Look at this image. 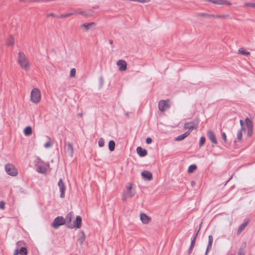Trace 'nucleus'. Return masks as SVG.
Returning <instances> with one entry per match:
<instances>
[{
  "instance_id": "obj_1",
  "label": "nucleus",
  "mask_w": 255,
  "mask_h": 255,
  "mask_svg": "<svg viewBox=\"0 0 255 255\" xmlns=\"http://www.w3.org/2000/svg\"><path fill=\"white\" fill-rule=\"evenodd\" d=\"M18 62L20 67L25 71L30 69L29 61L23 52H19L18 54Z\"/></svg>"
},
{
  "instance_id": "obj_2",
  "label": "nucleus",
  "mask_w": 255,
  "mask_h": 255,
  "mask_svg": "<svg viewBox=\"0 0 255 255\" xmlns=\"http://www.w3.org/2000/svg\"><path fill=\"white\" fill-rule=\"evenodd\" d=\"M30 99L32 102L38 103L41 99V93L40 90L37 88H34L31 92Z\"/></svg>"
},
{
  "instance_id": "obj_3",
  "label": "nucleus",
  "mask_w": 255,
  "mask_h": 255,
  "mask_svg": "<svg viewBox=\"0 0 255 255\" xmlns=\"http://www.w3.org/2000/svg\"><path fill=\"white\" fill-rule=\"evenodd\" d=\"M5 170L6 173L9 175L15 176L18 174V171L15 166L10 163H7L5 165Z\"/></svg>"
},
{
  "instance_id": "obj_4",
  "label": "nucleus",
  "mask_w": 255,
  "mask_h": 255,
  "mask_svg": "<svg viewBox=\"0 0 255 255\" xmlns=\"http://www.w3.org/2000/svg\"><path fill=\"white\" fill-rule=\"evenodd\" d=\"M135 194L134 191L132 190V184H129L128 186L127 187V191L124 192L122 195V200L126 201L127 199L129 197H133Z\"/></svg>"
},
{
  "instance_id": "obj_5",
  "label": "nucleus",
  "mask_w": 255,
  "mask_h": 255,
  "mask_svg": "<svg viewBox=\"0 0 255 255\" xmlns=\"http://www.w3.org/2000/svg\"><path fill=\"white\" fill-rule=\"evenodd\" d=\"M65 224V220L64 218H63L62 216H58L55 218L53 223H52V227L57 229L60 226L63 225Z\"/></svg>"
},
{
  "instance_id": "obj_6",
  "label": "nucleus",
  "mask_w": 255,
  "mask_h": 255,
  "mask_svg": "<svg viewBox=\"0 0 255 255\" xmlns=\"http://www.w3.org/2000/svg\"><path fill=\"white\" fill-rule=\"evenodd\" d=\"M82 225V218L80 216H77L76 220L73 223H71L69 225H66L67 227L69 229L80 228Z\"/></svg>"
},
{
  "instance_id": "obj_7",
  "label": "nucleus",
  "mask_w": 255,
  "mask_h": 255,
  "mask_svg": "<svg viewBox=\"0 0 255 255\" xmlns=\"http://www.w3.org/2000/svg\"><path fill=\"white\" fill-rule=\"evenodd\" d=\"M245 122L248 129V136L250 137L253 133V124L252 121L248 118H246Z\"/></svg>"
},
{
  "instance_id": "obj_8",
  "label": "nucleus",
  "mask_w": 255,
  "mask_h": 255,
  "mask_svg": "<svg viewBox=\"0 0 255 255\" xmlns=\"http://www.w3.org/2000/svg\"><path fill=\"white\" fill-rule=\"evenodd\" d=\"M168 101L160 100L158 103V109L161 112H164L170 108Z\"/></svg>"
},
{
  "instance_id": "obj_9",
  "label": "nucleus",
  "mask_w": 255,
  "mask_h": 255,
  "mask_svg": "<svg viewBox=\"0 0 255 255\" xmlns=\"http://www.w3.org/2000/svg\"><path fill=\"white\" fill-rule=\"evenodd\" d=\"M58 186H59L60 191V197L64 198L65 197V192L66 190V187L65 184L62 178H60L58 183Z\"/></svg>"
},
{
  "instance_id": "obj_10",
  "label": "nucleus",
  "mask_w": 255,
  "mask_h": 255,
  "mask_svg": "<svg viewBox=\"0 0 255 255\" xmlns=\"http://www.w3.org/2000/svg\"><path fill=\"white\" fill-rule=\"evenodd\" d=\"M198 123H195L194 121L186 123L184 124V128L185 129H189L191 132V130H192L194 129H197L198 128Z\"/></svg>"
},
{
  "instance_id": "obj_11",
  "label": "nucleus",
  "mask_w": 255,
  "mask_h": 255,
  "mask_svg": "<svg viewBox=\"0 0 255 255\" xmlns=\"http://www.w3.org/2000/svg\"><path fill=\"white\" fill-rule=\"evenodd\" d=\"M65 147L67 153L69 155V156L70 157H73L74 154V148L71 142H68L66 144H65Z\"/></svg>"
},
{
  "instance_id": "obj_12",
  "label": "nucleus",
  "mask_w": 255,
  "mask_h": 255,
  "mask_svg": "<svg viewBox=\"0 0 255 255\" xmlns=\"http://www.w3.org/2000/svg\"><path fill=\"white\" fill-rule=\"evenodd\" d=\"M27 255V250L25 247H21L20 249L17 248L13 253V255Z\"/></svg>"
},
{
  "instance_id": "obj_13",
  "label": "nucleus",
  "mask_w": 255,
  "mask_h": 255,
  "mask_svg": "<svg viewBox=\"0 0 255 255\" xmlns=\"http://www.w3.org/2000/svg\"><path fill=\"white\" fill-rule=\"evenodd\" d=\"M117 65L119 66L121 71H124L127 69V63L125 60H119L117 61Z\"/></svg>"
},
{
  "instance_id": "obj_14",
  "label": "nucleus",
  "mask_w": 255,
  "mask_h": 255,
  "mask_svg": "<svg viewBox=\"0 0 255 255\" xmlns=\"http://www.w3.org/2000/svg\"><path fill=\"white\" fill-rule=\"evenodd\" d=\"M207 136L213 143L217 144L216 135L212 130H210L207 131Z\"/></svg>"
},
{
  "instance_id": "obj_15",
  "label": "nucleus",
  "mask_w": 255,
  "mask_h": 255,
  "mask_svg": "<svg viewBox=\"0 0 255 255\" xmlns=\"http://www.w3.org/2000/svg\"><path fill=\"white\" fill-rule=\"evenodd\" d=\"M141 175L145 180L150 181L152 179V174L149 171L144 170L141 172Z\"/></svg>"
},
{
  "instance_id": "obj_16",
  "label": "nucleus",
  "mask_w": 255,
  "mask_h": 255,
  "mask_svg": "<svg viewBox=\"0 0 255 255\" xmlns=\"http://www.w3.org/2000/svg\"><path fill=\"white\" fill-rule=\"evenodd\" d=\"M136 151L138 155L140 157H144L147 154V150L144 148H142L140 146H138L136 148Z\"/></svg>"
},
{
  "instance_id": "obj_17",
  "label": "nucleus",
  "mask_w": 255,
  "mask_h": 255,
  "mask_svg": "<svg viewBox=\"0 0 255 255\" xmlns=\"http://www.w3.org/2000/svg\"><path fill=\"white\" fill-rule=\"evenodd\" d=\"M140 217L141 222L145 224H148L151 220V218L147 216L145 213H141Z\"/></svg>"
},
{
  "instance_id": "obj_18",
  "label": "nucleus",
  "mask_w": 255,
  "mask_h": 255,
  "mask_svg": "<svg viewBox=\"0 0 255 255\" xmlns=\"http://www.w3.org/2000/svg\"><path fill=\"white\" fill-rule=\"evenodd\" d=\"M73 212H70L66 215L65 219H64L65 220V224H66V225H69L71 224L72 219L73 217Z\"/></svg>"
},
{
  "instance_id": "obj_19",
  "label": "nucleus",
  "mask_w": 255,
  "mask_h": 255,
  "mask_svg": "<svg viewBox=\"0 0 255 255\" xmlns=\"http://www.w3.org/2000/svg\"><path fill=\"white\" fill-rule=\"evenodd\" d=\"M190 131H186L185 133H184L183 134L177 136L175 138V140L176 141H181V140L184 139V138H185L186 137H187L190 134Z\"/></svg>"
},
{
  "instance_id": "obj_20",
  "label": "nucleus",
  "mask_w": 255,
  "mask_h": 255,
  "mask_svg": "<svg viewBox=\"0 0 255 255\" xmlns=\"http://www.w3.org/2000/svg\"><path fill=\"white\" fill-rule=\"evenodd\" d=\"M85 240V235L83 231H81L79 232L78 234V241L79 242L80 245L83 244V242Z\"/></svg>"
},
{
  "instance_id": "obj_21",
  "label": "nucleus",
  "mask_w": 255,
  "mask_h": 255,
  "mask_svg": "<svg viewBox=\"0 0 255 255\" xmlns=\"http://www.w3.org/2000/svg\"><path fill=\"white\" fill-rule=\"evenodd\" d=\"M93 25H95V23L94 22L84 23L83 24L81 25V28H85V30L86 31H87L88 30L90 29Z\"/></svg>"
},
{
  "instance_id": "obj_22",
  "label": "nucleus",
  "mask_w": 255,
  "mask_h": 255,
  "mask_svg": "<svg viewBox=\"0 0 255 255\" xmlns=\"http://www.w3.org/2000/svg\"><path fill=\"white\" fill-rule=\"evenodd\" d=\"M23 132L25 136H29L32 133V128L30 126L26 127L23 130Z\"/></svg>"
},
{
  "instance_id": "obj_23",
  "label": "nucleus",
  "mask_w": 255,
  "mask_h": 255,
  "mask_svg": "<svg viewBox=\"0 0 255 255\" xmlns=\"http://www.w3.org/2000/svg\"><path fill=\"white\" fill-rule=\"evenodd\" d=\"M248 224V222H245L240 226L237 231V234H240Z\"/></svg>"
},
{
  "instance_id": "obj_24",
  "label": "nucleus",
  "mask_w": 255,
  "mask_h": 255,
  "mask_svg": "<svg viewBox=\"0 0 255 255\" xmlns=\"http://www.w3.org/2000/svg\"><path fill=\"white\" fill-rule=\"evenodd\" d=\"M196 17H207L209 18L211 17L212 14H208L205 12H199L196 13L195 15Z\"/></svg>"
},
{
  "instance_id": "obj_25",
  "label": "nucleus",
  "mask_w": 255,
  "mask_h": 255,
  "mask_svg": "<svg viewBox=\"0 0 255 255\" xmlns=\"http://www.w3.org/2000/svg\"><path fill=\"white\" fill-rule=\"evenodd\" d=\"M230 17V15L229 14H221V15H217V14H212L211 17L214 18H227Z\"/></svg>"
},
{
  "instance_id": "obj_26",
  "label": "nucleus",
  "mask_w": 255,
  "mask_h": 255,
  "mask_svg": "<svg viewBox=\"0 0 255 255\" xmlns=\"http://www.w3.org/2000/svg\"><path fill=\"white\" fill-rule=\"evenodd\" d=\"M109 149L111 151H113L115 148V142L114 140H111L109 142Z\"/></svg>"
},
{
  "instance_id": "obj_27",
  "label": "nucleus",
  "mask_w": 255,
  "mask_h": 255,
  "mask_svg": "<svg viewBox=\"0 0 255 255\" xmlns=\"http://www.w3.org/2000/svg\"><path fill=\"white\" fill-rule=\"evenodd\" d=\"M37 171L40 173H45L46 172V168L43 166H38Z\"/></svg>"
},
{
  "instance_id": "obj_28",
  "label": "nucleus",
  "mask_w": 255,
  "mask_h": 255,
  "mask_svg": "<svg viewBox=\"0 0 255 255\" xmlns=\"http://www.w3.org/2000/svg\"><path fill=\"white\" fill-rule=\"evenodd\" d=\"M197 165L195 164H192L190 165L188 169V172L189 173H192L194 170L197 169Z\"/></svg>"
},
{
  "instance_id": "obj_29",
  "label": "nucleus",
  "mask_w": 255,
  "mask_h": 255,
  "mask_svg": "<svg viewBox=\"0 0 255 255\" xmlns=\"http://www.w3.org/2000/svg\"><path fill=\"white\" fill-rule=\"evenodd\" d=\"M74 12H70L66 14H63L57 16V17L60 18H65L72 15L73 14H74Z\"/></svg>"
},
{
  "instance_id": "obj_30",
  "label": "nucleus",
  "mask_w": 255,
  "mask_h": 255,
  "mask_svg": "<svg viewBox=\"0 0 255 255\" xmlns=\"http://www.w3.org/2000/svg\"><path fill=\"white\" fill-rule=\"evenodd\" d=\"M213 242L208 241V244L205 253V255H208L209 251L211 249Z\"/></svg>"
},
{
  "instance_id": "obj_31",
  "label": "nucleus",
  "mask_w": 255,
  "mask_h": 255,
  "mask_svg": "<svg viewBox=\"0 0 255 255\" xmlns=\"http://www.w3.org/2000/svg\"><path fill=\"white\" fill-rule=\"evenodd\" d=\"M239 53L245 55H249L250 53L248 51H246L243 48H240L239 49Z\"/></svg>"
},
{
  "instance_id": "obj_32",
  "label": "nucleus",
  "mask_w": 255,
  "mask_h": 255,
  "mask_svg": "<svg viewBox=\"0 0 255 255\" xmlns=\"http://www.w3.org/2000/svg\"><path fill=\"white\" fill-rule=\"evenodd\" d=\"M206 141V138L204 136H202L200 139L199 144V147H202L204 144L205 143V142Z\"/></svg>"
},
{
  "instance_id": "obj_33",
  "label": "nucleus",
  "mask_w": 255,
  "mask_h": 255,
  "mask_svg": "<svg viewBox=\"0 0 255 255\" xmlns=\"http://www.w3.org/2000/svg\"><path fill=\"white\" fill-rule=\"evenodd\" d=\"M245 7H251L252 8H255V3L253 2H246L244 4Z\"/></svg>"
},
{
  "instance_id": "obj_34",
  "label": "nucleus",
  "mask_w": 255,
  "mask_h": 255,
  "mask_svg": "<svg viewBox=\"0 0 255 255\" xmlns=\"http://www.w3.org/2000/svg\"><path fill=\"white\" fill-rule=\"evenodd\" d=\"M105 141L103 138H100L98 141V144L100 147H103L104 145Z\"/></svg>"
},
{
  "instance_id": "obj_35",
  "label": "nucleus",
  "mask_w": 255,
  "mask_h": 255,
  "mask_svg": "<svg viewBox=\"0 0 255 255\" xmlns=\"http://www.w3.org/2000/svg\"><path fill=\"white\" fill-rule=\"evenodd\" d=\"M242 130H241L239 131H238V134H237V138L239 140V141H241V140L242 139Z\"/></svg>"
},
{
  "instance_id": "obj_36",
  "label": "nucleus",
  "mask_w": 255,
  "mask_h": 255,
  "mask_svg": "<svg viewBox=\"0 0 255 255\" xmlns=\"http://www.w3.org/2000/svg\"><path fill=\"white\" fill-rule=\"evenodd\" d=\"M76 69L75 68H73L70 71V76L71 77H73L75 76L76 74Z\"/></svg>"
},
{
  "instance_id": "obj_37",
  "label": "nucleus",
  "mask_w": 255,
  "mask_h": 255,
  "mask_svg": "<svg viewBox=\"0 0 255 255\" xmlns=\"http://www.w3.org/2000/svg\"><path fill=\"white\" fill-rule=\"evenodd\" d=\"M14 44V40L13 38H10L8 39L7 41V45H13Z\"/></svg>"
},
{
  "instance_id": "obj_38",
  "label": "nucleus",
  "mask_w": 255,
  "mask_h": 255,
  "mask_svg": "<svg viewBox=\"0 0 255 255\" xmlns=\"http://www.w3.org/2000/svg\"><path fill=\"white\" fill-rule=\"evenodd\" d=\"M221 135H222V138L224 140V142L226 143L227 142V136H226V133L224 132H222L221 133Z\"/></svg>"
},
{
  "instance_id": "obj_39",
  "label": "nucleus",
  "mask_w": 255,
  "mask_h": 255,
  "mask_svg": "<svg viewBox=\"0 0 255 255\" xmlns=\"http://www.w3.org/2000/svg\"><path fill=\"white\" fill-rule=\"evenodd\" d=\"M238 255H245V252L243 250V248H240Z\"/></svg>"
},
{
  "instance_id": "obj_40",
  "label": "nucleus",
  "mask_w": 255,
  "mask_h": 255,
  "mask_svg": "<svg viewBox=\"0 0 255 255\" xmlns=\"http://www.w3.org/2000/svg\"><path fill=\"white\" fill-rule=\"evenodd\" d=\"M240 123L241 127V130H245V128L244 127V121L242 120L240 121Z\"/></svg>"
},
{
  "instance_id": "obj_41",
  "label": "nucleus",
  "mask_w": 255,
  "mask_h": 255,
  "mask_svg": "<svg viewBox=\"0 0 255 255\" xmlns=\"http://www.w3.org/2000/svg\"><path fill=\"white\" fill-rule=\"evenodd\" d=\"M51 146L52 144L50 141H48L46 142L44 145V147L47 148L51 147Z\"/></svg>"
},
{
  "instance_id": "obj_42",
  "label": "nucleus",
  "mask_w": 255,
  "mask_h": 255,
  "mask_svg": "<svg viewBox=\"0 0 255 255\" xmlns=\"http://www.w3.org/2000/svg\"><path fill=\"white\" fill-rule=\"evenodd\" d=\"M150 1V0H136L137 2H138L141 3H148Z\"/></svg>"
},
{
  "instance_id": "obj_43",
  "label": "nucleus",
  "mask_w": 255,
  "mask_h": 255,
  "mask_svg": "<svg viewBox=\"0 0 255 255\" xmlns=\"http://www.w3.org/2000/svg\"><path fill=\"white\" fill-rule=\"evenodd\" d=\"M24 243L23 241H20L16 243V246L17 248H18L19 247L21 246L22 245H24Z\"/></svg>"
},
{
  "instance_id": "obj_44",
  "label": "nucleus",
  "mask_w": 255,
  "mask_h": 255,
  "mask_svg": "<svg viewBox=\"0 0 255 255\" xmlns=\"http://www.w3.org/2000/svg\"><path fill=\"white\" fill-rule=\"evenodd\" d=\"M5 203L3 201L0 202V209H3L4 208Z\"/></svg>"
},
{
  "instance_id": "obj_45",
  "label": "nucleus",
  "mask_w": 255,
  "mask_h": 255,
  "mask_svg": "<svg viewBox=\"0 0 255 255\" xmlns=\"http://www.w3.org/2000/svg\"><path fill=\"white\" fill-rule=\"evenodd\" d=\"M152 141V139L150 137H147L146 139V143L147 144H150Z\"/></svg>"
},
{
  "instance_id": "obj_46",
  "label": "nucleus",
  "mask_w": 255,
  "mask_h": 255,
  "mask_svg": "<svg viewBox=\"0 0 255 255\" xmlns=\"http://www.w3.org/2000/svg\"><path fill=\"white\" fill-rule=\"evenodd\" d=\"M194 247V245H191V244L190 245V246L189 249L188 250V254H191V252L193 250V249Z\"/></svg>"
},
{
  "instance_id": "obj_47",
  "label": "nucleus",
  "mask_w": 255,
  "mask_h": 255,
  "mask_svg": "<svg viewBox=\"0 0 255 255\" xmlns=\"http://www.w3.org/2000/svg\"><path fill=\"white\" fill-rule=\"evenodd\" d=\"M194 247V245H191V244L190 245V246L189 249L188 250V254H191V252L193 250V249Z\"/></svg>"
},
{
  "instance_id": "obj_48",
  "label": "nucleus",
  "mask_w": 255,
  "mask_h": 255,
  "mask_svg": "<svg viewBox=\"0 0 255 255\" xmlns=\"http://www.w3.org/2000/svg\"><path fill=\"white\" fill-rule=\"evenodd\" d=\"M74 13H79V14H81V15H82L86 16V15H85V12H84V11H79V12H78V11H75Z\"/></svg>"
},
{
  "instance_id": "obj_49",
  "label": "nucleus",
  "mask_w": 255,
  "mask_h": 255,
  "mask_svg": "<svg viewBox=\"0 0 255 255\" xmlns=\"http://www.w3.org/2000/svg\"><path fill=\"white\" fill-rule=\"evenodd\" d=\"M247 244L246 242H244L242 243L241 247L240 248H243V250L244 251V249L246 247Z\"/></svg>"
},
{
  "instance_id": "obj_50",
  "label": "nucleus",
  "mask_w": 255,
  "mask_h": 255,
  "mask_svg": "<svg viewBox=\"0 0 255 255\" xmlns=\"http://www.w3.org/2000/svg\"><path fill=\"white\" fill-rule=\"evenodd\" d=\"M57 16L58 15H56L55 14H54V13H49L48 15H47V16H53V17H57Z\"/></svg>"
},
{
  "instance_id": "obj_51",
  "label": "nucleus",
  "mask_w": 255,
  "mask_h": 255,
  "mask_svg": "<svg viewBox=\"0 0 255 255\" xmlns=\"http://www.w3.org/2000/svg\"><path fill=\"white\" fill-rule=\"evenodd\" d=\"M213 238L212 235H209L208 237V241L213 242Z\"/></svg>"
},
{
  "instance_id": "obj_52",
  "label": "nucleus",
  "mask_w": 255,
  "mask_h": 255,
  "mask_svg": "<svg viewBox=\"0 0 255 255\" xmlns=\"http://www.w3.org/2000/svg\"><path fill=\"white\" fill-rule=\"evenodd\" d=\"M195 242H196V239H195V238H193L191 240V244L195 245Z\"/></svg>"
},
{
  "instance_id": "obj_53",
  "label": "nucleus",
  "mask_w": 255,
  "mask_h": 255,
  "mask_svg": "<svg viewBox=\"0 0 255 255\" xmlns=\"http://www.w3.org/2000/svg\"><path fill=\"white\" fill-rule=\"evenodd\" d=\"M100 81L101 85L102 86L103 84V77H100Z\"/></svg>"
},
{
  "instance_id": "obj_54",
  "label": "nucleus",
  "mask_w": 255,
  "mask_h": 255,
  "mask_svg": "<svg viewBox=\"0 0 255 255\" xmlns=\"http://www.w3.org/2000/svg\"><path fill=\"white\" fill-rule=\"evenodd\" d=\"M200 231V229L198 230V231L197 232V233L195 234L193 238H195V239H196V238L198 236V234L199 233V232Z\"/></svg>"
},
{
  "instance_id": "obj_55",
  "label": "nucleus",
  "mask_w": 255,
  "mask_h": 255,
  "mask_svg": "<svg viewBox=\"0 0 255 255\" xmlns=\"http://www.w3.org/2000/svg\"><path fill=\"white\" fill-rule=\"evenodd\" d=\"M200 231V229L198 230V231L197 232V233L195 234L193 238H195V239H196V238L198 236V234L199 233V232Z\"/></svg>"
},
{
  "instance_id": "obj_56",
  "label": "nucleus",
  "mask_w": 255,
  "mask_h": 255,
  "mask_svg": "<svg viewBox=\"0 0 255 255\" xmlns=\"http://www.w3.org/2000/svg\"><path fill=\"white\" fill-rule=\"evenodd\" d=\"M36 159L38 160V162H40V163L43 162V161L41 160V159L39 157H37Z\"/></svg>"
},
{
  "instance_id": "obj_57",
  "label": "nucleus",
  "mask_w": 255,
  "mask_h": 255,
  "mask_svg": "<svg viewBox=\"0 0 255 255\" xmlns=\"http://www.w3.org/2000/svg\"><path fill=\"white\" fill-rule=\"evenodd\" d=\"M195 182L194 181H192L191 182V184L192 186H193L195 184Z\"/></svg>"
},
{
  "instance_id": "obj_58",
  "label": "nucleus",
  "mask_w": 255,
  "mask_h": 255,
  "mask_svg": "<svg viewBox=\"0 0 255 255\" xmlns=\"http://www.w3.org/2000/svg\"><path fill=\"white\" fill-rule=\"evenodd\" d=\"M109 43H110V44H113V40H112V39L110 40H109Z\"/></svg>"
},
{
  "instance_id": "obj_59",
  "label": "nucleus",
  "mask_w": 255,
  "mask_h": 255,
  "mask_svg": "<svg viewBox=\"0 0 255 255\" xmlns=\"http://www.w3.org/2000/svg\"><path fill=\"white\" fill-rule=\"evenodd\" d=\"M77 116H79V117H82L83 116V114L82 113H79L77 115Z\"/></svg>"
},
{
  "instance_id": "obj_60",
  "label": "nucleus",
  "mask_w": 255,
  "mask_h": 255,
  "mask_svg": "<svg viewBox=\"0 0 255 255\" xmlns=\"http://www.w3.org/2000/svg\"><path fill=\"white\" fill-rule=\"evenodd\" d=\"M125 115H126L127 117H128V115H129V113H128V112H127V113H126Z\"/></svg>"
}]
</instances>
